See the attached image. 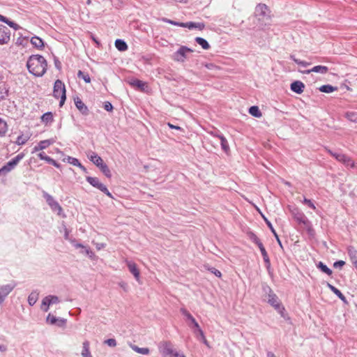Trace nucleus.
Wrapping results in <instances>:
<instances>
[{
	"instance_id": "f257e3e1",
	"label": "nucleus",
	"mask_w": 357,
	"mask_h": 357,
	"mask_svg": "<svg viewBox=\"0 0 357 357\" xmlns=\"http://www.w3.org/2000/svg\"><path fill=\"white\" fill-rule=\"evenodd\" d=\"M26 66L30 73L37 77H41L47 70V63L43 56L36 54L31 55L29 58Z\"/></svg>"
},
{
	"instance_id": "f03ea898",
	"label": "nucleus",
	"mask_w": 357,
	"mask_h": 357,
	"mask_svg": "<svg viewBox=\"0 0 357 357\" xmlns=\"http://www.w3.org/2000/svg\"><path fill=\"white\" fill-rule=\"evenodd\" d=\"M53 96L56 98H61L59 106L62 107L66 99V96L65 85L60 79H57L54 82Z\"/></svg>"
},
{
	"instance_id": "7ed1b4c3",
	"label": "nucleus",
	"mask_w": 357,
	"mask_h": 357,
	"mask_svg": "<svg viewBox=\"0 0 357 357\" xmlns=\"http://www.w3.org/2000/svg\"><path fill=\"white\" fill-rule=\"evenodd\" d=\"M291 214L298 224L302 225L308 231L311 229V224L303 213L297 208H294L291 211Z\"/></svg>"
},
{
	"instance_id": "20e7f679",
	"label": "nucleus",
	"mask_w": 357,
	"mask_h": 357,
	"mask_svg": "<svg viewBox=\"0 0 357 357\" xmlns=\"http://www.w3.org/2000/svg\"><path fill=\"white\" fill-rule=\"evenodd\" d=\"M86 180L88 183H89L93 187L100 190L101 192L105 193L109 197L113 199L112 195L109 192L105 185L102 183L100 180L97 177L87 176Z\"/></svg>"
},
{
	"instance_id": "39448f33",
	"label": "nucleus",
	"mask_w": 357,
	"mask_h": 357,
	"mask_svg": "<svg viewBox=\"0 0 357 357\" xmlns=\"http://www.w3.org/2000/svg\"><path fill=\"white\" fill-rule=\"evenodd\" d=\"M43 196L45 199L47 204L53 211L57 213V215H61L63 209L60 204L54 199V197L46 192H43Z\"/></svg>"
},
{
	"instance_id": "423d86ee",
	"label": "nucleus",
	"mask_w": 357,
	"mask_h": 357,
	"mask_svg": "<svg viewBox=\"0 0 357 357\" xmlns=\"http://www.w3.org/2000/svg\"><path fill=\"white\" fill-rule=\"evenodd\" d=\"M24 157V154L21 153L17 155L14 158L10 160L6 163L4 166H3L1 169L2 170L3 174L6 175L11 170H13L17 165L20 162L21 160H22Z\"/></svg>"
},
{
	"instance_id": "0eeeda50",
	"label": "nucleus",
	"mask_w": 357,
	"mask_h": 357,
	"mask_svg": "<svg viewBox=\"0 0 357 357\" xmlns=\"http://www.w3.org/2000/svg\"><path fill=\"white\" fill-rule=\"evenodd\" d=\"M192 50L188 48L186 46H181L174 54H173V59L178 62H184L187 58L188 53L192 52Z\"/></svg>"
},
{
	"instance_id": "6e6552de",
	"label": "nucleus",
	"mask_w": 357,
	"mask_h": 357,
	"mask_svg": "<svg viewBox=\"0 0 357 357\" xmlns=\"http://www.w3.org/2000/svg\"><path fill=\"white\" fill-rule=\"evenodd\" d=\"M328 152L333 156L336 160L342 162L347 167H354V162L348 156L342 153H334L331 150H328Z\"/></svg>"
},
{
	"instance_id": "1a4fd4ad",
	"label": "nucleus",
	"mask_w": 357,
	"mask_h": 357,
	"mask_svg": "<svg viewBox=\"0 0 357 357\" xmlns=\"http://www.w3.org/2000/svg\"><path fill=\"white\" fill-rule=\"evenodd\" d=\"M159 349L160 352L165 356L173 355L174 357L179 356V354L174 351L172 345L169 342H162L159 347Z\"/></svg>"
},
{
	"instance_id": "9d476101",
	"label": "nucleus",
	"mask_w": 357,
	"mask_h": 357,
	"mask_svg": "<svg viewBox=\"0 0 357 357\" xmlns=\"http://www.w3.org/2000/svg\"><path fill=\"white\" fill-rule=\"evenodd\" d=\"M59 302L60 300L58 296L52 295L47 296L43 299L41 309L43 311L47 312L50 305L56 304Z\"/></svg>"
},
{
	"instance_id": "9b49d317",
	"label": "nucleus",
	"mask_w": 357,
	"mask_h": 357,
	"mask_svg": "<svg viewBox=\"0 0 357 357\" xmlns=\"http://www.w3.org/2000/svg\"><path fill=\"white\" fill-rule=\"evenodd\" d=\"M15 285V283L12 282L10 284L0 287V304L4 301L6 297L13 291Z\"/></svg>"
},
{
	"instance_id": "f8f14e48",
	"label": "nucleus",
	"mask_w": 357,
	"mask_h": 357,
	"mask_svg": "<svg viewBox=\"0 0 357 357\" xmlns=\"http://www.w3.org/2000/svg\"><path fill=\"white\" fill-rule=\"evenodd\" d=\"M10 31L4 25H0V45L8 44L10 40Z\"/></svg>"
},
{
	"instance_id": "ddd939ff",
	"label": "nucleus",
	"mask_w": 357,
	"mask_h": 357,
	"mask_svg": "<svg viewBox=\"0 0 357 357\" xmlns=\"http://www.w3.org/2000/svg\"><path fill=\"white\" fill-rule=\"evenodd\" d=\"M269 9L266 4H258L255 8V15L259 20L269 17Z\"/></svg>"
},
{
	"instance_id": "4468645a",
	"label": "nucleus",
	"mask_w": 357,
	"mask_h": 357,
	"mask_svg": "<svg viewBox=\"0 0 357 357\" xmlns=\"http://www.w3.org/2000/svg\"><path fill=\"white\" fill-rule=\"evenodd\" d=\"M268 303L275 310L282 305L278 299V297L273 292L271 289H269V292L268 294Z\"/></svg>"
},
{
	"instance_id": "2eb2a0df",
	"label": "nucleus",
	"mask_w": 357,
	"mask_h": 357,
	"mask_svg": "<svg viewBox=\"0 0 357 357\" xmlns=\"http://www.w3.org/2000/svg\"><path fill=\"white\" fill-rule=\"evenodd\" d=\"M126 265L129 271L134 275L137 281H139L140 273L137 268V264L131 261L126 260Z\"/></svg>"
},
{
	"instance_id": "dca6fc26",
	"label": "nucleus",
	"mask_w": 357,
	"mask_h": 357,
	"mask_svg": "<svg viewBox=\"0 0 357 357\" xmlns=\"http://www.w3.org/2000/svg\"><path fill=\"white\" fill-rule=\"evenodd\" d=\"M75 104L78 110L84 115H87L89 114V109L85 104L82 102V100L79 98H76L74 99Z\"/></svg>"
},
{
	"instance_id": "f3484780",
	"label": "nucleus",
	"mask_w": 357,
	"mask_h": 357,
	"mask_svg": "<svg viewBox=\"0 0 357 357\" xmlns=\"http://www.w3.org/2000/svg\"><path fill=\"white\" fill-rule=\"evenodd\" d=\"M53 143V140L52 139H46L40 141L38 145L35 146L33 149L32 153L38 152L39 151L43 150L46 148H47L49 146H50Z\"/></svg>"
},
{
	"instance_id": "a211bd4d",
	"label": "nucleus",
	"mask_w": 357,
	"mask_h": 357,
	"mask_svg": "<svg viewBox=\"0 0 357 357\" xmlns=\"http://www.w3.org/2000/svg\"><path fill=\"white\" fill-rule=\"evenodd\" d=\"M328 68L327 66H316L313 67L312 68L303 71L302 73L304 74H309V73L313 72V73H321V74H326L328 73Z\"/></svg>"
},
{
	"instance_id": "6ab92c4d",
	"label": "nucleus",
	"mask_w": 357,
	"mask_h": 357,
	"mask_svg": "<svg viewBox=\"0 0 357 357\" xmlns=\"http://www.w3.org/2000/svg\"><path fill=\"white\" fill-rule=\"evenodd\" d=\"M347 252L352 264L357 268V250L353 246H349Z\"/></svg>"
},
{
	"instance_id": "aec40b11",
	"label": "nucleus",
	"mask_w": 357,
	"mask_h": 357,
	"mask_svg": "<svg viewBox=\"0 0 357 357\" xmlns=\"http://www.w3.org/2000/svg\"><path fill=\"white\" fill-rule=\"evenodd\" d=\"M290 88L294 92L301 94L304 91L305 84L301 81H295L291 84Z\"/></svg>"
},
{
	"instance_id": "412c9836",
	"label": "nucleus",
	"mask_w": 357,
	"mask_h": 357,
	"mask_svg": "<svg viewBox=\"0 0 357 357\" xmlns=\"http://www.w3.org/2000/svg\"><path fill=\"white\" fill-rule=\"evenodd\" d=\"M64 162H67L74 166L79 167L83 172H86V169L79 162V161L73 157L67 156L63 160Z\"/></svg>"
},
{
	"instance_id": "4be33fe9",
	"label": "nucleus",
	"mask_w": 357,
	"mask_h": 357,
	"mask_svg": "<svg viewBox=\"0 0 357 357\" xmlns=\"http://www.w3.org/2000/svg\"><path fill=\"white\" fill-rule=\"evenodd\" d=\"M87 156L89 158V160L98 167L104 162L103 160L100 156H98L95 152L91 151L87 155Z\"/></svg>"
},
{
	"instance_id": "5701e85b",
	"label": "nucleus",
	"mask_w": 357,
	"mask_h": 357,
	"mask_svg": "<svg viewBox=\"0 0 357 357\" xmlns=\"http://www.w3.org/2000/svg\"><path fill=\"white\" fill-rule=\"evenodd\" d=\"M181 27L188 28L189 29H198L199 30H202L205 27L204 24L202 22H190L185 23V24H181Z\"/></svg>"
},
{
	"instance_id": "b1692460",
	"label": "nucleus",
	"mask_w": 357,
	"mask_h": 357,
	"mask_svg": "<svg viewBox=\"0 0 357 357\" xmlns=\"http://www.w3.org/2000/svg\"><path fill=\"white\" fill-rule=\"evenodd\" d=\"M38 156L40 158V160L47 161L48 163L54 165L56 168L60 167V165L56 160L51 158L50 156L46 155L44 152L38 153Z\"/></svg>"
},
{
	"instance_id": "393cba45",
	"label": "nucleus",
	"mask_w": 357,
	"mask_h": 357,
	"mask_svg": "<svg viewBox=\"0 0 357 357\" xmlns=\"http://www.w3.org/2000/svg\"><path fill=\"white\" fill-rule=\"evenodd\" d=\"M128 83L133 87L137 88L144 91L146 84L137 79H131L128 81Z\"/></svg>"
},
{
	"instance_id": "a878e982",
	"label": "nucleus",
	"mask_w": 357,
	"mask_h": 357,
	"mask_svg": "<svg viewBox=\"0 0 357 357\" xmlns=\"http://www.w3.org/2000/svg\"><path fill=\"white\" fill-rule=\"evenodd\" d=\"M215 137H218L220 140V144L222 149L227 153L229 151V146L227 140L223 135H215Z\"/></svg>"
},
{
	"instance_id": "bb28decb",
	"label": "nucleus",
	"mask_w": 357,
	"mask_h": 357,
	"mask_svg": "<svg viewBox=\"0 0 357 357\" xmlns=\"http://www.w3.org/2000/svg\"><path fill=\"white\" fill-rule=\"evenodd\" d=\"M327 287L342 301L344 303L347 302L346 297L342 294V293L336 287L331 284L330 283H327Z\"/></svg>"
},
{
	"instance_id": "cd10ccee",
	"label": "nucleus",
	"mask_w": 357,
	"mask_h": 357,
	"mask_svg": "<svg viewBox=\"0 0 357 357\" xmlns=\"http://www.w3.org/2000/svg\"><path fill=\"white\" fill-rule=\"evenodd\" d=\"M258 248H259V250L261 251V255H262L263 259L266 264L267 268H268L271 265V263H270L269 257L268 256V253L266 251L265 248L264 247L263 244H259Z\"/></svg>"
},
{
	"instance_id": "c85d7f7f",
	"label": "nucleus",
	"mask_w": 357,
	"mask_h": 357,
	"mask_svg": "<svg viewBox=\"0 0 357 357\" xmlns=\"http://www.w3.org/2000/svg\"><path fill=\"white\" fill-rule=\"evenodd\" d=\"M31 43L34 47L38 49H41L44 47V43L43 40L38 36L32 37L31 39Z\"/></svg>"
},
{
	"instance_id": "c756f323",
	"label": "nucleus",
	"mask_w": 357,
	"mask_h": 357,
	"mask_svg": "<svg viewBox=\"0 0 357 357\" xmlns=\"http://www.w3.org/2000/svg\"><path fill=\"white\" fill-rule=\"evenodd\" d=\"M115 47L119 51H126L128 50V45L126 43L121 39H117L115 41Z\"/></svg>"
},
{
	"instance_id": "7c9ffc66",
	"label": "nucleus",
	"mask_w": 357,
	"mask_h": 357,
	"mask_svg": "<svg viewBox=\"0 0 357 357\" xmlns=\"http://www.w3.org/2000/svg\"><path fill=\"white\" fill-rule=\"evenodd\" d=\"M130 347L132 348V350H134L137 353L141 354L143 355H148L150 352L149 349L146 348V347L141 348L135 344H131Z\"/></svg>"
},
{
	"instance_id": "2f4dec72",
	"label": "nucleus",
	"mask_w": 357,
	"mask_h": 357,
	"mask_svg": "<svg viewBox=\"0 0 357 357\" xmlns=\"http://www.w3.org/2000/svg\"><path fill=\"white\" fill-rule=\"evenodd\" d=\"M319 90L321 92L329 93L337 90V87H334L330 84L323 85L319 87Z\"/></svg>"
},
{
	"instance_id": "473e14b6",
	"label": "nucleus",
	"mask_w": 357,
	"mask_h": 357,
	"mask_svg": "<svg viewBox=\"0 0 357 357\" xmlns=\"http://www.w3.org/2000/svg\"><path fill=\"white\" fill-rule=\"evenodd\" d=\"M266 223L267 224L268 227L270 228V229L271 230L272 233L274 234L278 243H279V245H280V247L282 248V243L279 238V236L277 234L275 230L274 229V228L273 227V225L271 223V222L269 220H268L267 218H266L264 216H263Z\"/></svg>"
},
{
	"instance_id": "72a5a7b5",
	"label": "nucleus",
	"mask_w": 357,
	"mask_h": 357,
	"mask_svg": "<svg viewBox=\"0 0 357 357\" xmlns=\"http://www.w3.org/2000/svg\"><path fill=\"white\" fill-rule=\"evenodd\" d=\"M38 299V293L36 291L31 292L28 297V303L30 305H33Z\"/></svg>"
},
{
	"instance_id": "f704fd0d",
	"label": "nucleus",
	"mask_w": 357,
	"mask_h": 357,
	"mask_svg": "<svg viewBox=\"0 0 357 357\" xmlns=\"http://www.w3.org/2000/svg\"><path fill=\"white\" fill-rule=\"evenodd\" d=\"M249 113L252 116L257 118H259L262 116V114L257 106L250 107L249 109Z\"/></svg>"
},
{
	"instance_id": "c9c22d12",
	"label": "nucleus",
	"mask_w": 357,
	"mask_h": 357,
	"mask_svg": "<svg viewBox=\"0 0 357 357\" xmlns=\"http://www.w3.org/2000/svg\"><path fill=\"white\" fill-rule=\"evenodd\" d=\"M41 120L45 124L50 123L53 121V115L52 112H46L41 116Z\"/></svg>"
},
{
	"instance_id": "e433bc0d",
	"label": "nucleus",
	"mask_w": 357,
	"mask_h": 357,
	"mask_svg": "<svg viewBox=\"0 0 357 357\" xmlns=\"http://www.w3.org/2000/svg\"><path fill=\"white\" fill-rule=\"evenodd\" d=\"M99 169H100V171L104 174V175L110 178L112 177V174H111V172L108 167V166L105 163L103 162L101 165H100L99 167Z\"/></svg>"
},
{
	"instance_id": "4c0bfd02",
	"label": "nucleus",
	"mask_w": 357,
	"mask_h": 357,
	"mask_svg": "<svg viewBox=\"0 0 357 357\" xmlns=\"http://www.w3.org/2000/svg\"><path fill=\"white\" fill-rule=\"evenodd\" d=\"M195 41L202 47L204 50H208L210 48V45L203 38L197 37L195 38Z\"/></svg>"
},
{
	"instance_id": "58836bf2",
	"label": "nucleus",
	"mask_w": 357,
	"mask_h": 357,
	"mask_svg": "<svg viewBox=\"0 0 357 357\" xmlns=\"http://www.w3.org/2000/svg\"><path fill=\"white\" fill-rule=\"evenodd\" d=\"M91 354L89 350V342L84 341L82 344V356L84 357Z\"/></svg>"
},
{
	"instance_id": "ea45409f",
	"label": "nucleus",
	"mask_w": 357,
	"mask_h": 357,
	"mask_svg": "<svg viewBox=\"0 0 357 357\" xmlns=\"http://www.w3.org/2000/svg\"><path fill=\"white\" fill-rule=\"evenodd\" d=\"M345 118L351 122H357V112H347L344 114Z\"/></svg>"
},
{
	"instance_id": "a19ab883",
	"label": "nucleus",
	"mask_w": 357,
	"mask_h": 357,
	"mask_svg": "<svg viewBox=\"0 0 357 357\" xmlns=\"http://www.w3.org/2000/svg\"><path fill=\"white\" fill-rule=\"evenodd\" d=\"M317 266L322 272L326 273L327 275H331L332 274V271L328 268L327 266L325 265L323 262L319 261Z\"/></svg>"
},
{
	"instance_id": "79ce46f5",
	"label": "nucleus",
	"mask_w": 357,
	"mask_h": 357,
	"mask_svg": "<svg viewBox=\"0 0 357 357\" xmlns=\"http://www.w3.org/2000/svg\"><path fill=\"white\" fill-rule=\"evenodd\" d=\"M8 89L5 85L0 86V100L5 99L8 96Z\"/></svg>"
},
{
	"instance_id": "37998d69",
	"label": "nucleus",
	"mask_w": 357,
	"mask_h": 357,
	"mask_svg": "<svg viewBox=\"0 0 357 357\" xmlns=\"http://www.w3.org/2000/svg\"><path fill=\"white\" fill-rule=\"evenodd\" d=\"M77 77L79 78L83 79L86 83H89L91 82V78L88 74H85L82 70H79L77 73Z\"/></svg>"
},
{
	"instance_id": "c03bdc74",
	"label": "nucleus",
	"mask_w": 357,
	"mask_h": 357,
	"mask_svg": "<svg viewBox=\"0 0 357 357\" xmlns=\"http://www.w3.org/2000/svg\"><path fill=\"white\" fill-rule=\"evenodd\" d=\"M7 132V124L6 123L0 119V135H4Z\"/></svg>"
},
{
	"instance_id": "a18cd8bd",
	"label": "nucleus",
	"mask_w": 357,
	"mask_h": 357,
	"mask_svg": "<svg viewBox=\"0 0 357 357\" xmlns=\"http://www.w3.org/2000/svg\"><path fill=\"white\" fill-rule=\"evenodd\" d=\"M197 332L198 335L200 336V338L201 340H202V342L207 346H208V341L206 339L205 337V335L204 334V332L201 329V328L199 327V328L196 329V331H195V333H196Z\"/></svg>"
},
{
	"instance_id": "49530a36",
	"label": "nucleus",
	"mask_w": 357,
	"mask_h": 357,
	"mask_svg": "<svg viewBox=\"0 0 357 357\" xmlns=\"http://www.w3.org/2000/svg\"><path fill=\"white\" fill-rule=\"evenodd\" d=\"M290 58L297 64L298 65H301L303 67H306L307 66H309L310 63H307L306 61H301L298 59H296L294 55H291L290 56Z\"/></svg>"
},
{
	"instance_id": "de8ad7c7",
	"label": "nucleus",
	"mask_w": 357,
	"mask_h": 357,
	"mask_svg": "<svg viewBox=\"0 0 357 357\" xmlns=\"http://www.w3.org/2000/svg\"><path fill=\"white\" fill-rule=\"evenodd\" d=\"M58 321V318H56V317H54V315H52L51 314H49L47 317V322L52 324V325H54V324H56Z\"/></svg>"
},
{
	"instance_id": "09e8293b",
	"label": "nucleus",
	"mask_w": 357,
	"mask_h": 357,
	"mask_svg": "<svg viewBox=\"0 0 357 357\" xmlns=\"http://www.w3.org/2000/svg\"><path fill=\"white\" fill-rule=\"evenodd\" d=\"M250 238L253 243L257 244V246H259V244H262L259 238L254 233L250 234Z\"/></svg>"
},
{
	"instance_id": "8fccbe9b",
	"label": "nucleus",
	"mask_w": 357,
	"mask_h": 357,
	"mask_svg": "<svg viewBox=\"0 0 357 357\" xmlns=\"http://www.w3.org/2000/svg\"><path fill=\"white\" fill-rule=\"evenodd\" d=\"M28 140V137H24L23 135H20L17 138L16 144L18 145H22L24 144Z\"/></svg>"
},
{
	"instance_id": "3c124183",
	"label": "nucleus",
	"mask_w": 357,
	"mask_h": 357,
	"mask_svg": "<svg viewBox=\"0 0 357 357\" xmlns=\"http://www.w3.org/2000/svg\"><path fill=\"white\" fill-rule=\"evenodd\" d=\"M82 253H84L87 256H89L91 259H93L94 257V253L87 247H84Z\"/></svg>"
},
{
	"instance_id": "603ef678",
	"label": "nucleus",
	"mask_w": 357,
	"mask_h": 357,
	"mask_svg": "<svg viewBox=\"0 0 357 357\" xmlns=\"http://www.w3.org/2000/svg\"><path fill=\"white\" fill-rule=\"evenodd\" d=\"M105 343L111 347H114L116 346V341L115 339H113V338L106 340L105 341Z\"/></svg>"
},
{
	"instance_id": "864d4df0",
	"label": "nucleus",
	"mask_w": 357,
	"mask_h": 357,
	"mask_svg": "<svg viewBox=\"0 0 357 357\" xmlns=\"http://www.w3.org/2000/svg\"><path fill=\"white\" fill-rule=\"evenodd\" d=\"M6 24H7L10 27L13 28L15 30H18L20 29V26L17 24L9 20L8 19Z\"/></svg>"
},
{
	"instance_id": "5fc2aeb1",
	"label": "nucleus",
	"mask_w": 357,
	"mask_h": 357,
	"mask_svg": "<svg viewBox=\"0 0 357 357\" xmlns=\"http://www.w3.org/2000/svg\"><path fill=\"white\" fill-rule=\"evenodd\" d=\"M162 20L169 24H173L175 26H181V24H185V23H183V22H175V21L167 19V18H164Z\"/></svg>"
},
{
	"instance_id": "6e6d98bb",
	"label": "nucleus",
	"mask_w": 357,
	"mask_h": 357,
	"mask_svg": "<svg viewBox=\"0 0 357 357\" xmlns=\"http://www.w3.org/2000/svg\"><path fill=\"white\" fill-rule=\"evenodd\" d=\"M66 319L58 318V321L56 324H54V325H56L59 327H63L66 325Z\"/></svg>"
},
{
	"instance_id": "4d7b16f0",
	"label": "nucleus",
	"mask_w": 357,
	"mask_h": 357,
	"mask_svg": "<svg viewBox=\"0 0 357 357\" xmlns=\"http://www.w3.org/2000/svg\"><path fill=\"white\" fill-rule=\"evenodd\" d=\"M208 270L218 278H220L222 275L221 272L213 267L208 268Z\"/></svg>"
},
{
	"instance_id": "13d9d810",
	"label": "nucleus",
	"mask_w": 357,
	"mask_h": 357,
	"mask_svg": "<svg viewBox=\"0 0 357 357\" xmlns=\"http://www.w3.org/2000/svg\"><path fill=\"white\" fill-rule=\"evenodd\" d=\"M180 311L186 318H192L191 314L185 308H181Z\"/></svg>"
},
{
	"instance_id": "bf43d9fd",
	"label": "nucleus",
	"mask_w": 357,
	"mask_h": 357,
	"mask_svg": "<svg viewBox=\"0 0 357 357\" xmlns=\"http://www.w3.org/2000/svg\"><path fill=\"white\" fill-rule=\"evenodd\" d=\"M180 311L186 318H192L191 314L185 308H181Z\"/></svg>"
},
{
	"instance_id": "052dcab7",
	"label": "nucleus",
	"mask_w": 357,
	"mask_h": 357,
	"mask_svg": "<svg viewBox=\"0 0 357 357\" xmlns=\"http://www.w3.org/2000/svg\"><path fill=\"white\" fill-rule=\"evenodd\" d=\"M303 202L307 204L309 207L312 208V209H315L316 207L314 204L312 203V202L310 199H307L306 198L304 199Z\"/></svg>"
},
{
	"instance_id": "680f3d73",
	"label": "nucleus",
	"mask_w": 357,
	"mask_h": 357,
	"mask_svg": "<svg viewBox=\"0 0 357 357\" xmlns=\"http://www.w3.org/2000/svg\"><path fill=\"white\" fill-rule=\"evenodd\" d=\"M104 109L106 111L110 112L113 109V106L109 102H105L104 103Z\"/></svg>"
},
{
	"instance_id": "e2e57ef3",
	"label": "nucleus",
	"mask_w": 357,
	"mask_h": 357,
	"mask_svg": "<svg viewBox=\"0 0 357 357\" xmlns=\"http://www.w3.org/2000/svg\"><path fill=\"white\" fill-rule=\"evenodd\" d=\"M276 310L278 312V313L283 318H285V309L282 305H280L279 308H277Z\"/></svg>"
},
{
	"instance_id": "0e129e2a",
	"label": "nucleus",
	"mask_w": 357,
	"mask_h": 357,
	"mask_svg": "<svg viewBox=\"0 0 357 357\" xmlns=\"http://www.w3.org/2000/svg\"><path fill=\"white\" fill-rule=\"evenodd\" d=\"M344 264H345V261H344L342 260H340V261H335L333 264V266L335 268H342Z\"/></svg>"
},
{
	"instance_id": "69168bd1",
	"label": "nucleus",
	"mask_w": 357,
	"mask_h": 357,
	"mask_svg": "<svg viewBox=\"0 0 357 357\" xmlns=\"http://www.w3.org/2000/svg\"><path fill=\"white\" fill-rule=\"evenodd\" d=\"M187 319L190 321V322L193 324V326L196 329H197L200 327L199 324L197 323V321L195 320V319L192 316V318H187Z\"/></svg>"
},
{
	"instance_id": "338daca9",
	"label": "nucleus",
	"mask_w": 357,
	"mask_h": 357,
	"mask_svg": "<svg viewBox=\"0 0 357 357\" xmlns=\"http://www.w3.org/2000/svg\"><path fill=\"white\" fill-rule=\"evenodd\" d=\"M119 284L125 291H128V284L126 282H119Z\"/></svg>"
},
{
	"instance_id": "774afa93",
	"label": "nucleus",
	"mask_w": 357,
	"mask_h": 357,
	"mask_svg": "<svg viewBox=\"0 0 357 357\" xmlns=\"http://www.w3.org/2000/svg\"><path fill=\"white\" fill-rule=\"evenodd\" d=\"M167 126L172 128V129H176V130H182L183 129L180 127V126H174L170 123H167Z\"/></svg>"
}]
</instances>
